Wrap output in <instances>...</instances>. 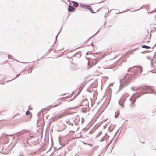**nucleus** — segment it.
<instances>
[{
	"label": "nucleus",
	"instance_id": "1",
	"mask_svg": "<svg viewBox=\"0 0 156 156\" xmlns=\"http://www.w3.org/2000/svg\"><path fill=\"white\" fill-rule=\"evenodd\" d=\"M142 71V67L140 66H134L133 67H130L128 69L127 71L133 72V74L126 73L124 77L123 82L124 83L122 85L121 83V80H120V85L119 90H120L122 89L123 85H128L131 81L135 77V76H138L139 74H141Z\"/></svg>",
	"mask_w": 156,
	"mask_h": 156
},
{
	"label": "nucleus",
	"instance_id": "2",
	"mask_svg": "<svg viewBox=\"0 0 156 156\" xmlns=\"http://www.w3.org/2000/svg\"><path fill=\"white\" fill-rule=\"evenodd\" d=\"M100 52H96L95 53H92L90 55V57L89 58L91 59V61H90L89 62H88V66H90V64L91 63L92 66H94L96 64L98 61L103 57L105 56V55H103L101 57H100L99 58H95L94 54H96L97 55Z\"/></svg>",
	"mask_w": 156,
	"mask_h": 156
},
{
	"label": "nucleus",
	"instance_id": "3",
	"mask_svg": "<svg viewBox=\"0 0 156 156\" xmlns=\"http://www.w3.org/2000/svg\"><path fill=\"white\" fill-rule=\"evenodd\" d=\"M144 94L142 92H141L140 93H135L133 94L132 95L131 97L129 99L130 101L131 102V105H130V106L131 108H133L134 106V103L135 102L136 99L143 95Z\"/></svg>",
	"mask_w": 156,
	"mask_h": 156
},
{
	"label": "nucleus",
	"instance_id": "4",
	"mask_svg": "<svg viewBox=\"0 0 156 156\" xmlns=\"http://www.w3.org/2000/svg\"><path fill=\"white\" fill-rule=\"evenodd\" d=\"M150 87L149 86H144L139 87L138 88L136 89V90L138 91L139 90H141L140 91L138 92H137L136 93H140V92H142V93H144L143 94H144L147 93V92H145V91L150 90Z\"/></svg>",
	"mask_w": 156,
	"mask_h": 156
},
{
	"label": "nucleus",
	"instance_id": "5",
	"mask_svg": "<svg viewBox=\"0 0 156 156\" xmlns=\"http://www.w3.org/2000/svg\"><path fill=\"white\" fill-rule=\"evenodd\" d=\"M88 105L89 103L88 100L87 98H85L82 100V102L80 104V105L69 108V109H75L79 108L80 106H87Z\"/></svg>",
	"mask_w": 156,
	"mask_h": 156
},
{
	"label": "nucleus",
	"instance_id": "6",
	"mask_svg": "<svg viewBox=\"0 0 156 156\" xmlns=\"http://www.w3.org/2000/svg\"><path fill=\"white\" fill-rule=\"evenodd\" d=\"M126 96L125 95H123L120 98V100L118 101L119 105L122 106V108L124 107V103L126 98Z\"/></svg>",
	"mask_w": 156,
	"mask_h": 156
},
{
	"label": "nucleus",
	"instance_id": "7",
	"mask_svg": "<svg viewBox=\"0 0 156 156\" xmlns=\"http://www.w3.org/2000/svg\"><path fill=\"white\" fill-rule=\"evenodd\" d=\"M62 116L63 115L62 114H58V115L52 117L50 120V123H51L54 121L57 120L59 118L62 117Z\"/></svg>",
	"mask_w": 156,
	"mask_h": 156
},
{
	"label": "nucleus",
	"instance_id": "8",
	"mask_svg": "<svg viewBox=\"0 0 156 156\" xmlns=\"http://www.w3.org/2000/svg\"><path fill=\"white\" fill-rule=\"evenodd\" d=\"M76 9L72 6L69 5L68 6V10L69 12H73Z\"/></svg>",
	"mask_w": 156,
	"mask_h": 156
},
{
	"label": "nucleus",
	"instance_id": "9",
	"mask_svg": "<svg viewBox=\"0 0 156 156\" xmlns=\"http://www.w3.org/2000/svg\"><path fill=\"white\" fill-rule=\"evenodd\" d=\"M59 105V104H56V105H55L53 106L52 105H50V106H48L47 107L44 108L43 109L44 110H48L50 109H51V108L53 107H55L56 106H58Z\"/></svg>",
	"mask_w": 156,
	"mask_h": 156
},
{
	"label": "nucleus",
	"instance_id": "10",
	"mask_svg": "<svg viewBox=\"0 0 156 156\" xmlns=\"http://www.w3.org/2000/svg\"><path fill=\"white\" fill-rule=\"evenodd\" d=\"M101 8H99L98 10H97L96 12H94L93 11V9L90 6H89V7H88L87 9H88L92 13H96L97 12H98L99 11V10Z\"/></svg>",
	"mask_w": 156,
	"mask_h": 156
},
{
	"label": "nucleus",
	"instance_id": "11",
	"mask_svg": "<svg viewBox=\"0 0 156 156\" xmlns=\"http://www.w3.org/2000/svg\"><path fill=\"white\" fill-rule=\"evenodd\" d=\"M89 5L87 4H81L80 5V7L83 8L84 9H87L88 7H89Z\"/></svg>",
	"mask_w": 156,
	"mask_h": 156
},
{
	"label": "nucleus",
	"instance_id": "12",
	"mask_svg": "<svg viewBox=\"0 0 156 156\" xmlns=\"http://www.w3.org/2000/svg\"><path fill=\"white\" fill-rule=\"evenodd\" d=\"M81 56V54H80V53H79L78 52H77L75 53V54L72 55V57H75L77 56L78 58H80Z\"/></svg>",
	"mask_w": 156,
	"mask_h": 156
},
{
	"label": "nucleus",
	"instance_id": "13",
	"mask_svg": "<svg viewBox=\"0 0 156 156\" xmlns=\"http://www.w3.org/2000/svg\"><path fill=\"white\" fill-rule=\"evenodd\" d=\"M70 69L72 71L76 70L77 69L76 66L73 64V65L72 66L70 67Z\"/></svg>",
	"mask_w": 156,
	"mask_h": 156
},
{
	"label": "nucleus",
	"instance_id": "14",
	"mask_svg": "<svg viewBox=\"0 0 156 156\" xmlns=\"http://www.w3.org/2000/svg\"><path fill=\"white\" fill-rule=\"evenodd\" d=\"M72 4H73V6L74 7H77L79 5V4L78 2H76L73 1L72 2Z\"/></svg>",
	"mask_w": 156,
	"mask_h": 156
},
{
	"label": "nucleus",
	"instance_id": "15",
	"mask_svg": "<svg viewBox=\"0 0 156 156\" xmlns=\"http://www.w3.org/2000/svg\"><path fill=\"white\" fill-rule=\"evenodd\" d=\"M142 48L146 49H149L151 48V47L149 46H148L144 44L142 45Z\"/></svg>",
	"mask_w": 156,
	"mask_h": 156
},
{
	"label": "nucleus",
	"instance_id": "16",
	"mask_svg": "<svg viewBox=\"0 0 156 156\" xmlns=\"http://www.w3.org/2000/svg\"><path fill=\"white\" fill-rule=\"evenodd\" d=\"M120 112L119 111H116L115 112V118H117L118 116L119 115Z\"/></svg>",
	"mask_w": 156,
	"mask_h": 156
},
{
	"label": "nucleus",
	"instance_id": "17",
	"mask_svg": "<svg viewBox=\"0 0 156 156\" xmlns=\"http://www.w3.org/2000/svg\"><path fill=\"white\" fill-rule=\"evenodd\" d=\"M27 130H22L20 132H18L16 133L17 134H19L21 135L22 134H23V133H24L25 131H26Z\"/></svg>",
	"mask_w": 156,
	"mask_h": 156
},
{
	"label": "nucleus",
	"instance_id": "18",
	"mask_svg": "<svg viewBox=\"0 0 156 156\" xmlns=\"http://www.w3.org/2000/svg\"><path fill=\"white\" fill-rule=\"evenodd\" d=\"M8 58H9V59L11 58V59H13L14 60H16V61H18L17 60H16V59H13L12 58V56L11 55H8Z\"/></svg>",
	"mask_w": 156,
	"mask_h": 156
},
{
	"label": "nucleus",
	"instance_id": "19",
	"mask_svg": "<svg viewBox=\"0 0 156 156\" xmlns=\"http://www.w3.org/2000/svg\"><path fill=\"white\" fill-rule=\"evenodd\" d=\"M106 135H107V133H105V135L103 136V137L102 138V139H101V140H100L101 142H102L106 140V139H105V137H106Z\"/></svg>",
	"mask_w": 156,
	"mask_h": 156
},
{
	"label": "nucleus",
	"instance_id": "20",
	"mask_svg": "<svg viewBox=\"0 0 156 156\" xmlns=\"http://www.w3.org/2000/svg\"><path fill=\"white\" fill-rule=\"evenodd\" d=\"M21 72H20V73L19 74H17V75H16V77H15V78H13V79L11 80H9L8 81H11L12 80H14V79H15L16 77H19L20 76V74H21Z\"/></svg>",
	"mask_w": 156,
	"mask_h": 156
},
{
	"label": "nucleus",
	"instance_id": "21",
	"mask_svg": "<svg viewBox=\"0 0 156 156\" xmlns=\"http://www.w3.org/2000/svg\"><path fill=\"white\" fill-rule=\"evenodd\" d=\"M149 5H143V6H142L140 8L138 9H137L136 10H135V11H137L139 9H141V8L143 7H144V6H145V7H149Z\"/></svg>",
	"mask_w": 156,
	"mask_h": 156
},
{
	"label": "nucleus",
	"instance_id": "22",
	"mask_svg": "<svg viewBox=\"0 0 156 156\" xmlns=\"http://www.w3.org/2000/svg\"><path fill=\"white\" fill-rule=\"evenodd\" d=\"M98 32V31L96 33H95L92 36H91V37H90V38H89L86 41V42L87 41H88L90 39L93 37L95 35H96Z\"/></svg>",
	"mask_w": 156,
	"mask_h": 156
},
{
	"label": "nucleus",
	"instance_id": "23",
	"mask_svg": "<svg viewBox=\"0 0 156 156\" xmlns=\"http://www.w3.org/2000/svg\"><path fill=\"white\" fill-rule=\"evenodd\" d=\"M66 144H64L63 145H62V147H59V148H58V149H55L56 148H56H55L54 147V151H56L57 150H59L60 149H61V148H62V147H63Z\"/></svg>",
	"mask_w": 156,
	"mask_h": 156
},
{
	"label": "nucleus",
	"instance_id": "24",
	"mask_svg": "<svg viewBox=\"0 0 156 156\" xmlns=\"http://www.w3.org/2000/svg\"><path fill=\"white\" fill-rule=\"evenodd\" d=\"M151 51H149V50H145L142 52H141V53H148V52H151Z\"/></svg>",
	"mask_w": 156,
	"mask_h": 156
},
{
	"label": "nucleus",
	"instance_id": "25",
	"mask_svg": "<svg viewBox=\"0 0 156 156\" xmlns=\"http://www.w3.org/2000/svg\"><path fill=\"white\" fill-rule=\"evenodd\" d=\"M112 139L110 141V142L108 143L106 146V148H107V147L112 142Z\"/></svg>",
	"mask_w": 156,
	"mask_h": 156
},
{
	"label": "nucleus",
	"instance_id": "26",
	"mask_svg": "<svg viewBox=\"0 0 156 156\" xmlns=\"http://www.w3.org/2000/svg\"><path fill=\"white\" fill-rule=\"evenodd\" d=\"M67 123L70 125H71V126H73V123H71L69 121H68L67 122H66Z\"/></svg>",
	"mask_w": 156,
	"mask_h": 156
},
{
	"label": "nucleus",
	"instance_id": "27",
	"mask_svg": "<svg viewBox=\"0 0 156 156\" xmlns=\"http://www.w3.org/2000/svg\"><path fill=\"white\" fill-rule=\"evenodd\" d=\"M25 114L26 115H28L30 114V112L28 111H27L26 112Z\"/></svg>",
	"mask_w": 156,
	"mask_h": 156
},
{
	"label": "nucleus",
	"instance_id": "28",
	"mask_svg": "<svg viewBox=\"0 0 156 156\" xmlns=\"http://www.w3.org/2000/svg\"><path fill=\"white\" fill-rule=\"evenodd\" d=\"M43 109H42L41 110V111H40L37 114V116H38V117H40V113L41 112V111H42L43 110Z\"/></svg>",
	"mask_w": 156,
	"mask_h": 156
},
{
	"label": "nucleus",
	"instance_id": "29",
	"mask_svg": "<svg viewBox=\"0 0 156 156\" xmlns=\"http://www.w3.org/2000/svg\"><path fill=\"white\" fill-rule=\"evenodd\" d=\"M58 36H57V35H56V36L55 37V39H56V40H55V41L54 43V44H53L51 46V47H53V46L54 44L56 42V40H57V37Z\"/></svg>",
	"mask_w": 156,
	"mask_h": 156
},
{
	"label": "nucleus",
	"instance_id": "30",
	"mask_svg": "<svg viewBox=\"0 0 156 156\" xmlns=\"http://www.w3.org/2000/svg\"><path fill=\"white\" fill-rule=\"evenodd\" d=\"M109 138V136L108 135H106V137H105V139H106V140H108Z\"/></svg>",
	"mask_w": 156,
	"mask_h": 156
},
{
	"label": "nucleus",
	"instance_id": "31",
	"mask_svg": "<svg viewBox=\"0 0 156 156\" xmlns=\"http://www.w3.org/2000/svg\"><path fill=\"white\" fill-rule=\"evenodd\" d=\"M92 51H91V52H87L86 53V55H87L89 54H90L91 53V52H92Z\"/></svg>",
	"mask_w": 156,
	"mask_h": 156
},
{
	"label": "nucleus",
	"instance_id": "32",
	"mask_svg": "<svg viewBox=\"0 0 156 156\" xmlns=\"http://www.w3.org/2000/svg\"><path fill=\"white\" fill-rule=\"evenodd\" d=\"M102 134V132L100 131L99 132L98 134V135L99 136H100Z\"/></svg>",
	"mask_w": 156,
	"mask_h": 156
},
{
	"label": "nucleus",
	"instance_id": "33",
	"mask_svg": "<svg viewBox=\"0 0 156 156\" xmlns=\"http://www.w3.org/2000/svg\"><path fill=\"white\" fill-rule=\"evenodd\" d=\"M99 146L98 145L96 146L95 147H94V148H95V149H97L98 147Z\"/></svg>",
	"mask_w": 156,
	"mask_h": 156
},
{
	"label": "nucleus",
	"instance_id": "34",
	"mask_svg": "<svg viewBox=\"0 0 156 156\" xmlns=\"http://www.w3.org/2000/svg\"><path fill=\"white\" fill-rule=\"evenodd\" d=\"M152 93H154L156 95V92L154 90H152Z\"/></svg>",
	"mask_w": 156,
	"mask_h": 156
},
{
	"label": "nucleus",
	"instance_id": "35",
	"mask_svg": "<svg viewBox=\"0 0 156 156\" xmlns=\"http://www.w3.org/2000/svg\"><path fill=\"white\" fill-rule=\"evenodd\" d=\"M118 130H118L116 131V132L115 133V135H114V137H115V136L116 135L117 133V132H118Z\"/></svg>",
	"mask_w": 156,
	"mask_h": 156
},
{
	"label": "nucleus",
	"instance_id": "36",
	"mask_svg": "<svg viewBox=\"0 0 156 156\" xmlns=\"http://www.w3.org/2000/svg\"><path fill=\"white\" fill-rule=\"evenodd\" d=\"M156 11V9H154L153 10L151 11V12H150V13H152V12H155V11Z\"/></svg>",
	"mask_w": 156,
	"mask_h": 156
},
{
	"label": "nucleus",
	"instance_id": "37",
	"mask_svg": "<svg viewBox=\"0 0 156 156\" xmlns=\"http://www.w3.org/2000/svg\"><path fill=\"white\" fill-rule=\"evenodd\" d=\"M61 30H62V28H61V29H60V31H59V32L58 33V34H57V36H58V35L59 34V33H60V32H61Z\"/></svg>",
	"mask_w": 156,
	"mask_h": 156
},
{
	"label": "nucleus",
	"instance_id": "38",
	"mask_svg": "<svg viewBox=\"0 0 156 156\" xmlns=\"http://www.w3.org/2000/svg\"><path fill=\"white\" fill-rule=\"evenodd\" d=\"M150 72H151V71H152V73H156V71H152V70H151L150 71Z\"/></svg>",
	"mask_w": 156,
	"mask_h": 156
},
{
	"label": "nucleus",
	"instance_id": "39",
	"mask_svg": "<svg viewBox=\"0 0 156 156\" xmlns=\"http://www.w3.org/2000/svg\"><path fill=\"white\" fill-rule=\"evenodd\" d=\"M51 147H52V146L53 145V140H52V139H51Z\"/></svg>",
	"mask_w": 156,
	"mask_h": 156
},
{
	"label": "nucleus",
	"instance_id": "40",
	"mask_svg": "<svg viewBox=\"0 0 156 156\" xmlns=\"http://www.w3.org/2000/svg\"><path fill=\"white\" fill-rule=\"evenodd\" d=\"M107 16V13H106L104 15L105 17H106Z\"/></svg>",
	"mask_w": 156,
	"mask_h": 156
},
{
	"label": "nucleus",
	"instance_id": "41",
	"mask_svg": "<svg viewBox=\"0 0 156 156\" xmlns=\"http://www.w3.org/2000/svg\"><path fill=\"white\" fill-rule=\"evenodd\" d=\"M81 90H79L78 92V93H77V94H80V93L81 91Z\"/></svg>",
	"mask_w": 156,
	"mask_h": 156
},
{
	"label": "nucleus",
	"instance_id": "42",
	"mask_svg": "<svg viewBox=\"0 0 156 156\" xmlns=\"http://www.w3.org/2000/svg\"><path fill=\"white\" fill-rule=\"evenodd\" d=\"M106 0H103V1H101L100 2H98V3H101V2H103L104 1H106Z\"/></svg>",
	"mask_w": 156,
	"mask_h": 156
},
{
	"label": "nucleus",
	"instance_id": "43",
	"mask_svg": "<svg viewBox=\"0 0 156 156\" xmlns=\"http://www.w3.org/2000/svg\"><path fill=\"white\" fill-rule=\"evenodd\" d=\"M32 136H29V138H28V140H30V139L31 138H32Z\"/></svg>",
	"mask_w": 156,
	"mask_h": 156
},
{
	"label": "nucleus",
	"instance_id": "44",
	"mask_svg": "<svg viewBox=\"0 0 156 156\" xmlns=\"http://www.w3.org/2000/svg\"><path fill=\"white\" fill-rule=\"evenodd\" d=\"M106 148V147H105V148H104L102 150V153H103V152H104V151H104V150H105V149Z\"/></svg>",
	"mask_w": 156,
	"mask_h": 156
},
{
	"label": "nucleus",
	"instance_id": "45",
	"mask_svg": "<svg viewBox=\"0 0 156 156\" xmlns=\"http://www.w3.org/2000/svg\"><path fill=\"white\" fill-rule=\"evenodd\" d=\"M51 148H52L51 146L50 148V149H49V150L47 152V153L48 152H49L51 150Z\"/></svg>",
	"mask_w": 156,
	"mask_h": 156
},
{
	"label": "nucleus",
	"instance_id": "46",
	"mask_svg": "<svg viewBox=\"0 0 156 156\" xmlns=\"http://www.w3.org/2000/svg\"><path fill=\"white\" fill-rule=\"evenodd\" d=\"M34 66V65H33L30 68H29V69H30L33 68Z\"/></svg>",
	"mask_w": 156,
	"mask_h": 156
},
{
	"label": "nucleus",
	"instance_id": "47",
	"mask_svg": "<svg viewBox=\"0 0 156 156\" xmlns=\"http://www.w3.org/2000/svg\"><path fill=\"white\" fill-rule=\"evenodd\" d=\"M52 48H51V49H50V50H48V53H50V52L51 51V50H50V51H49V50H52Z\"/></svg>",
	"mask_w": 156,
	"mask_h": 156
},
{
	"label": "nucleus",
	"instance_id": "48",
	"mask_svg": "<svg viewBox=\"0 0 156 156\" xmlns=\"http://www.w3.org/2000/svg\"><path fill=\"white\" fill-rule=\"evenodd\" d=\"M131 90L133 91H135V90L132 87H131Z\"/></svg>",
	"mask_w": 156,
	"mask_h": 156
},
{
	"label": "nucleus",
	"instance_id": "49",
	"mask_svg": "<svg viewBox=\"0 0 156 156\" xmlns=\"http://www.w3.org/2000/svg\"><path fill=\"white\" fill-rule=\"evenodd\" d=\"M87 144L89 145V146H92V145L91 144Z\"/></svg>",
	"mask_w": 156,
	"mask_h": 156
},
{
	"label": "nucleus",
	"instance_id": "50",
	"mask_svg": "<svg viewBox=\"0 0 156 156\" xmlns=\"http://www.w3.org/2000/svg\"><path fill=\"white\" fill-rule=\"evenodd\" d=\"M67 56L68 58H71V57H70V56H69L68 55H67Z\"/></svg>",
	"mask_w": 156,
	"mask_h": 156
},
{
	"label": "nucleus",
	"instance_id": "51",
	"mask_svg": "<svg viewBox=\"0 0 156 156\" xmlns=\"http://www.w3.org/2000/svg\"><path fill=\"white\" fill-rule=\"evenodd\" d=\"M99 136L98 135H97L96 137H95V139H97V138Z\"/></svg>",
	"mask_w": 156,
	"mask_h": 156
},
{
	"label": "nucleus",
	"instance_id": "52",
	"mask_svg": "<svg viewBox=\"0 0 156 156\" xmlns=\"http://www.w3.org/2000/svg\"><path fill=\"white\" fill-rule=\"evenodd\" d=\"M147 58L148 59H149V60H150V57H148V56H147Z\"/></svg>",
	"mask_w": 156,
	"mask_h": 156
},
{
	"label": "nucleus",
	"instance_id": "53",
	"mask_svg": "<svg viewBox=\"0 0 156 156\" xmlns=\"http://www.w3.org/2000/svg\"><path fill=\"white\" fill-rule=\"evenodd\" d=\"M155 55H156L155 54H154V55L153 57V59L155 58Z\"/></svg>",
	"mask_w": 156,
	"mask_h": 156
},
{
	"label": "nucleus",
	"instance_id": "54",
	"mask_svg": "<svg viewBox=\"0 0 156 156\" xmlns=\"http://www.w3.org/2000/svg\"><path fill=\"white\" fill-rule=\"evenodd\" d=\"M59 143L61 145H62V144H61L60 142L59 137Z\"/></svg>",
	"mask_w": 156,
	"mask_h": 156
},
{
	"label": "nucleus",
	"instance_id": "55",
	"mask_svg": "<svg viewBox=\"0 0 156 156\" xmlns=\"http://www.w3.org/2000/svg\"><path fill=\"white\" fill-rule=\"evenodd\" d=\"M102 152H101V153H100L98 156H100V155L102 154Z\"/></svg>",
	"mask_w": 156,
	"mask_h": 156
},
{
	"label": "nucleus",
	"instance_id": "56",
	"mask_svg": "<svg viewBox=\"0 0 156 156\" xmlns=\"http://www.w3.org/2000/svg\"><path fill=\"white\" fill-rule=\"evenodd\" d=\"M113 84V83H111L110 84L109 86H112Z\"/></svg>",
	"mask_w": 156,
	"mask_h": 156
},
{
	"label": "nucleus",
	"instance_id": "57",
	"mask_svg": "<svg viewBox=\"0 0 156 156\" xmlns=\"http://www.w3.org/2000/svg\"><path fill=\"white\" fill-rule=\"evenodd\" d=\"M126 11V10H125V11H123L122 12H119V13H122V12H125Z\"/></svg>",
	"mask_w": 156,
	"mask_h": 156
},
{
	"label": "nucleus",
	"instance_id": "58",
	"mask_svg": "<svg viewBox=\"0 0 156 156\" xmlns=\"http://www.w3.org/2000/svg\"><path fill=\"white\" fill-rule=\"evenodd\" d=\"M75 93V91H73L72 93V95H73V94L74 93Z\"/></svg>",
	"mask_w": 156,
	"mask_h": 156
},
{
	"label": "nucleus",
	"instance_id": "59",
	"mask_svg": "<svg viewBox=\"0 0 156 156\" xmlns=\"http://www.w3.org/2000/svg\"><path fill=\"white\" fill-rule=\"evenodd\" d=\"M106 24V22H105V23H104V27H105Z\"/></svg>",
	"mask_w": 156,
	"mask_h": 156
},
{
	"label": "nucleus",
	"instance_id": "60",
	"mask_svg": "<svg viewBox=\"0 0 156 156\" xmlns=\"http://www.w3.org/2000/svg\"><path fill=\"white\" fill-rule=\"evenodd\" d=\"M54 154V152H52L51 154V156H52V155H53Z\"/></svg>",
	"mask_w": 156,
	"mask_h": 156
},
{
	"label": "nucleus",
	"instance_id": "61",
	"mask_svg": "<svg viewBox=\"0 0 156 156\" xmlns=\"http://www.w3.org/2000/svg\"><path fill=\"white\" fill-rule=\"evenodd\" d=\"M151 65H152V64H153V62H152V61H151Z\"/></svg>",
	"mask_w": 156,
	"mask_h": 156
},
{
	"label": "nucleus",
	"instance_id": "62",
	"mask_svg": "<svg viewBox=\"0 0 156 156\" xmlns=\"http://www.w3.org/2000/svg\"><path fill=\"white\" fill-rule=\"evenodd\" d=\"M74 99V98H73L70 99V101H72V100H73Z\"/></svg>",
	"mask_w": 156,
	"mask_h": 156
},
{
	"label": "nucleus",
	"instance_id": "63",
	"mask_svg": "<svg viewBox=\"0 0 156 156\" xmlns=\"http://www.w3.org/2000/svg\"><path fill=\"white\" fill-rule=\"evenodd\" d=\"M90 45L92 46H93V45L92 44V43H90Z\"/></svg>",
	"mask_w": 156,
	"mask_h": 156
},
{
	"label": "nucleus",
	"instance_id": "64",
	"mask_svg": "<svg viewBox=\"0 0 156 156\" xmlns=\"http://www.w3.org/2000/svg\"><path fill=\"white\" fill-rule=\"evenodd\" d=\"M76 96L74 95V97H73V98H74H74H76Z\"/></svg>",
	"mask_w": 156,
	"mask_h": 156
}]
</instances>
